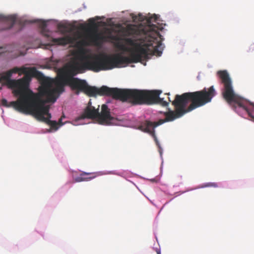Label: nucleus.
<instances>
[{"mask_svg":"<svg viewBox=\"0 0 254 254\" xmlns=\"http://www.w3.org/2000/svg\"><path fill=\"white\" fill-rule=\"evenodd\" d=\"M19 96V98L16 101H12L9 103L5 99L1 100V104L6 107H13L16 110L25 114H29L34 104L32 95V90H28V92L22 91L21 94H17Z\"/></svg>","mask_w":254,"mask_h":254,"instance_id":"nucleus-8","label":"nucleus"},{"mask_svg":"<svg viewBox=\"0 0 254 254\" xmlns=\"http://www.w3.org/2000/svg\"><path fill=\"white\" fill-rule=\"evenodd\" d=\"M89 96H112L116 99L122 101H128L134 104L152 105L159 104L163 106H167L169 103L171 102L168 97L169 102L164 100L163 98L159 97L162 93L161 90H139L137 89H119L117 88H110L106 86H102L98 88L95 86H90L87 85L84 91Z\"/></svg>","mask_w":254,"mask_h":254,"instance_id":"nucleus-3","label":"nucleus"},{"mask_svg":"<svg viewBox=\"0 0 254 254\" xmlns=\"http://www.w3.org/2000/svg\"><path fill=\"white\" fill-rule=\"evenodd\" d=\"M205 187H214V188H216L218 187V185L216 183H207L206 184V185H205L204 186Z\"/></svg>","mask_w":254,"mask_h":254,"instance_id":"nucleus-16","label":"nucleus"},{"mask_svg":"<svg viewBox=\"0 0 254 254\" xmlns=\"http://www.w3.org/2000/svg\"><path fill=\"white\" fill-rule=\"evenodd\" d=\"M216 94V92L213 86L208 88H204L198 91L186 92L182 95L177 94L175 96L174 100L172 102L175 111L170 110L165 113V119H160L158 122H152L145 120L139 126L138 129L150 134L158 144V141L155 133V127L165 122L173 121L180 118L185 114L205 105L210 102Z\"/></svg>","mask_w":254,"mask_h":254,"instance_id":"nucleus-2","label":"nucleus"},{"mask_svg":"<svg viewBox=\"0 0 254 254\" xmlns=\"http://www.w3.org/2000/svg\"><path fill=\"white\" fill-rule=\"evenodd\" d=\"M49 105L34 103L29 115L33 116L39 121L46 122L52 129L57 130L58 128V123L55 121L50 120L52 116L49 113Z\"/></svg>","mask_w":254,"mask_h":254,"instance_id":"nucleus-9","label":"nucleus"},{"mask_svg":"<svg viewBox=\"0 0 254 254\" xmlns=\"http://www.w3.org/2000/svg\"><path fill=\"white\" fill-rule=\"evenodd\" d=\"M88 21L92 26L95 27H97L96 24L93 18L89 19Z\"/></svg>","mask_w":254,"mask_h":254,"instance_id":"nucleus-17","label":"nucleus"},{"mask_svg":"<svg viewBox=\"0 0 254 254\" xmlns=\"http://www.w3.org/2000/svg\"><path fill=\"white\" fill-rule=\"evenodd\" d=\"M33 73L41 82L38 93H35L32 91L34 102L43 105H46L47 103L55 102L59 96V93L64 91L63 81L61 79L54 80L45 77L38 70H33Z\"/></svg>","mask_w":254,"mask_h":254,"instance_id":"nucleus-4","label":"nucleus"},{"mask_svg":"<svg viewBox=\"0 0 254 254\" xmlns=\"http://www.w3.org/2000/svg\"><path fill=\"white\" fill-rule=\"evenodd\" d=\"M53 43L57 45H66L72 42V38L70 36H65L58 38H53Z\"/></svg>","mask_w":254,"mask_h":254,"instance_id":"nucleus-14","label":"nucleus"},{"mask_svg":"<svg viewBox=\"0 0 254 254\" xmlns=\"http://www.w3.org/2000/svg\"><path fill=\"white\" fill-rule=\"evenodd\" d=\"M157 19V16L154 14L147 20L146 25L128 24L121 28L120 32L125 37L123 41L126 45L118 43L116 47L120 51L129 53L130 57L119 54H102L92 57L81 52L70 64L68 74L72 77L87 69L94 72L110 70L146 60L152 55L160 56L163 48L162 36L159 31L162 28L151 23L152 21L155 22Z\"/></svg>","mask_w":254,"mask_h":254,"instance_id":"nucleus-1","label":"nucleus"},{"mask_svg":"<svg viewBox=\"0 0 254 254\" xmlns=\"http://www.w3.org/2000/svg\"><path fill=\"white\" fill-rule=\"evenodd\" d=\"M61 120H62V119H61L60 120V121H59V122H60V123H61V122H62V121H61Z\"/></svg>","mask_w":254,"mask_h":254,"instance_id":"nucleus-21","label":"nucleus"},{"mask_svg":"<svg viewBox=\"0 0 254 254\" xmlns=\"http://www.w3.org/2000/svg\"><path fill=\"white\" fill-rule=\"evenodd\" d=\"M250 50L254 51V44L252 45L250 47Z\"/></svg>","mask_w":254,"mask_h":254,"instance_id":"nucleus-19","label":"nucleus"},{"mask_svg":"<svg viewBox=\"0 0 254 254\" xmlns=\"http://www.w3.org/2000/svg\"><path fill=\"white\" fill-rule=\"evenodd\" d=\"M58 28L59 29H61V28H65V26L64 24H59L58 25Z\"/></svg>","mask_w":254,"mask_h":254,"instance_id":"nucleus-18","label":"nucleus"},{"mask_svg":"<svg viewBox=\"0 0 254 254\" xmlns=\"http://www.w3.org/2000/svg\"><path fill=\"white\" fill-rule=\"evenodd\" d=\"M157 254H161V252L160 251H157Z\"/></svg>","mask_w":254,"mask_h":254,"instance_id":"nucleus-20","label":"nucleus"},{"mask_svg":"<svg viewBox=\"0 0 254 254\" xmlns=\"http://www.w3.org/2000/svg\"><path fill=\"white\" fill-rule=\"evenodd\" d=\"M39 26L41 29V31L42 33H44L47 27V23L45 21H40L39 22Z\"/></svg>","mask_w":254,"mask_h":254,"instance_id":"nucleus-15","label":"nucleus"},{"mask_svg":"<svg viewBox=\"0 0 254 254\" xmlns=\"http://www.w3.org/2000/svg\"><path fill=\"white\" fill-rule=\"evenodd\" d=\"M85 118L96 119L99 124L103 125H112L115 121V118L111 116L110 109L107 105L103 104L101 107V112L99 113V108L96 109L94 107L92 106L90 101L89 102L84 112L78 117V120Z\"/></svg>","mask_w":254,"mask_h":254,"instance_id":"nucleus-7","label":"nucleus"},{"mask_svg":"<svg viewBox=\"0 0 254 254\" xmlns=\"http://www.w3.org/2000/svg\"><path fill=\"white\" fill-rule=\"evenodd\" d=\"M87 39L94 45H98L101 41L104 40L105 36L97 32L88 34L86 36Z\"/></svg>","mask_w":254,"mask_h":254,"instance_id":"nucleus-12","label":"nucleus"},{"mask_svg":"<svg viewBox=\"0 0 254 254\" xmlns=\"http://www.w3.org/2000/svg\"><path fill=\"white\" fill-rule=\"evenodd\" d=\"M101 174L100 172H91L87 173L85 172H81L79 176L75 177L74 179L75 182H81L84 181H90L97 176H100Z\"/></svg>","mask_w":254,"mask_h":254,"instance_id":"nucleus-11","label":"nucleus"},{"mask_svg":"<svg viewBox=\"0 0 254 254\" xmlns=\"http://www.w3.org/2000/svg\"><path fill=\"white\" fill-rule=\"evenodd\" d=\"M16 20V17L14 15L8 16H4L0 15V21L4 22L7 24V26L5 29H9L11 28L14 25Z\"/></svg>","mask_w":254,"mask_h":254,"instance_id":"nucleus-13","label":"nucleus"},{"mask_svg":"<svg viewBox=\"0 0 254 254\" xmlns=\"http://www.w3.org/2000/svg\"><path fill=\"white\" fill-rule=\"evenodd\" d=\"M33 70H37L35 67H15L5 73V75L0 77V83L8 86L9 88H15L14 92L17 94H21L22 91L28 92V81L25 77L17 80L11 79L10 77L12 73L20 72L26 75H30L35 77L36 76L33 73Z\"/></svg>","mask_w":254,"mask_h":254,"instance_id":"nucleus-6","label":"nucleus"},{"mask_svg":"<svg viewBox=\"0 0 254 254\" xmlns=\"http://www.w3.org/2000/svg\"><path fill=\"white\" fill-rule=\"evenodd\" d=\"M217 74L224 84L222 95L225 100L229 103L234 102L236 105L235 108L242 109L253 118H254V103H247L240 100L233 88L232 81L228 73L226 70H220Z\"/></svg>","mask_w":254,"mask_h":254,"instance_id":"nucleus-5","label":"nucleus"},{"mask_svg":"<svg viewBox=\"0 0 254 254\" xmlns=\"http://www.w3.org/2000/svg\"><path fill=\"white\" fill-rule=\"evenodd\" d=\"M69 85L73 90H77L76 94L79 93V91H84L87 85V82L84 80L77 78H70L68 80Z\"/></svg>","mask_w":254,"mask_h":254,"instance_id":"nucleus-10","label":"nucleus"}]
</instances>
